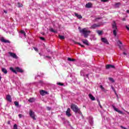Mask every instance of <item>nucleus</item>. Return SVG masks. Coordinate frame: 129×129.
<instances>
[{
	"label": "nucleus",
	"mask_w": 129,
	"mask_h": 129,
	"mask_svg": "<svg viewBox=\"0 0 129 129\" xmlns=\"http://www.w3.org/2000/svg\"><path fill=\"white\" fill-rule=\"evenodd\" d=\"M80 33L84 35L85 38H88L89 36V34L91 33L90 30H88L87 28H83L82 29H80Z\"/></svg>",
	"instance_id": "f257e3e1"
},
{
	"label": "nucleus",
	"mask_w": 129,
	"mask_h": 129,
	"mask_svg": "<svg viewBox=\"0 0 129 129\" xmlns=\"http://www.w3.org/2000/svg\"><path fill=\"white\" fill-rule=\"evenodd\" d=\"M112 28L113 29V34L114 37H116V32H117V26L116 25V22L115 21H113V23H112Z\"/></svg>",
	"instance_id": "f03ea898"
},
{
	"label": "nucleus",
	"mask_w": 129,
	"mask_h": 129,
	"mask_svg": "<svg viewBox=\"0 0 129 129\" xmlns=\"http://www.w3.org/2000/svg\"><path fill=\"white\" fill-rule=\"evenodd\" d=\"M71 108L73 110V111L76 112V113H80L81 112L78 106L74 104H71Z\"/></svg>",
	"instance_id": "7ed1b4c3"
},
{
	"label": "nucleus",
	"mask_w": 129,
	"mask_h": 129,
	"mask_svg": "<svg viewBox=\"0 0 129 129\" xmlns=\"http://www.w3.org/2000/svg\"><path fill=\"white\" fill-rule=\"evenodd\" d=\"M15 70H14V68L13 67H11L10 68V70H11L12 72H13V73H15V74H18V73L17 72H19L20 73H23V72H24V71L22 70V69L20 68L19 67L15 68Z\"/></svg>",
	"instance_id": "20e7f679"
},
{
	"label": "nucleus",
	"mask_w": 129,
	"mask_h": 129,
	"mask_svg": "<svg viewBox=\"0 0 129 129\" xmlns=\"http://www.w3.org/2000/svg\"><path fill=\"white\" fill-rule=\"evenodd\" d=\"M29 115L30 117L34 119V120H36V117H35V112H33L32 110H30Z\"/></svg>",
	"instance_id": "39448f33"
},
{
	"label": "nucleus",
	"mask_w": 129,
	"mask_h": 129,
	"mask_svg": "<svg viewBox=\"0 0 129 129\" xmlns=\"http://www.w3.org/2000/svg\"><path fill=\"white\" fill-rule=\"evenodd\" d=\"M112 107L114 110H115V111H116V112L119 113L120 114H123V113L122 112V111L118 110V109H117V108H116L115 106H114V105H112Z\"/></svg>",
	"instance_id": "423d86ee"
},
{
	"label": "nucleus",
	"mask_w": 129,
	"mask_h": 129,
	"mask_svg": "<svg viewBox=\"0 0 129 129\" xmlns=\"http://www.w3.org/2000/svg\"><path fill=\"white\" fill-rule=\"evenodd\" d=\"M71 112V109H70V108H68L67 110L66 111V115L69 117H70V116L72 115V114H71V113H70Z\"/></svg>",
	"instance_id": "0eeeda50"
},
{
	"label": "nucleus",
	"mask_w": 129,
	"mask_h": 129,
	"mask_svg": "<svg viewBox=\"0 0 129 129\" xmlns=\"http://www.w3.org/2000/svg\"><path fill=\"white\" fill-rule=\"evenodd\" d=\"M101 41L103 42V43H104L105 44H106V45H109V42H108V41L106 38H102Z\"/></svg>",
	"instance_id": "6e6552de"
},
{
	"label": "nucleus",
	"mask_w": 129,
	"mask_h": 129,
	"mask_svg": "<svg viewBox=\"0 0 129 129\" xmlns=\"http://www.w3.org/2000/svg\"><path fill=\"white\" fill-rule=\"evenodd\" d=\"M9 53L10 56L13 58H14L15 59H18V56H17V54H16V53L13 52H9Z\"/></svg>",
	"instance_id": "1a4fd4ad"
},
{
	"label": "nucleus",
	"mask_w": 129,
	"mask_h": 129,
	"mask_svg": "<svg viewBox=\"0 0 129 129\" xmlns=\"http://www.w3.org/2000/svg\"><path fill=\"white\" fill-rule=\"evenodd\" d=\"M40 93L42 96H44V95H46V94H49V93H48V92L43 90L40 91Z\"/></svg>",
	"instance_id": "9d476101"
},
{
	"label": "nucleus",
	"mask_w": 129,
	"mask_h": 129,
	"mask_svg": "<svg viewBox=\"0 0 129 129\" xmlns=\"http://www.w3.org/2000/svg\"><path fill=\"white\" fill-rule=\"evenodd\" d=\"M100 27V25L93 24L90 27V29H95L96 28H98Z\"/></svg>",
	"instance_id": "9b49d317"
},
{
	"label": "nucleus",
	"mask_w": 129,
	"mask_h": 129,
	"mask_svg": "<svg viewBox=\"0 0 129 129\" xmlns=\"http://www.w3.org/2000/svg\"><path fill=\"white\" fill-rule=\"evenodd\" d=\"M110 68H113V69H114L115 67H114V66L112 64H107L106 66V69H110Z\"/></svg>",
	"instance_id": "f8f14e48"
},
{
	"label": "nucleus",
	"mask_w": 129,
	"mask_h": 129,
	"mask_svg": "<svg viewBox=\"0 0 129 129\" xmlns=\"http://www.w3.org/2000/svg\"><path fill=\"white\" fill-rule=\"evenodd\" d=\"M6 99L8 100V101H9L10 102H12V98L11 97V95H7L6 96Z\"/></svg>",
	"instance_id": "ddd939ff"
},
{
	"label": "nucleus",
	"mask_w": 129,
	"mask_h": 129,
	"mask_svg": "<svg viewBox=\"0 0 129 129\" xmlns=\"http://www.w3.org/2000/svg\"><path fill=\"white\" fill-rule=\"evenodd\" d=\"M0 40H1V42H3V43H10L9 40H7L5 39V38H4V37L1 38Z\"/></svg>",
	"instance_id": "4468645a"
},
{
	"label": "nucleus",
	"mask_w": 129,
	"mask_h": 129,
	"mask_svg": "<svg viewBox=\"0 0 129 129\" xmlns=\"http://www.w3.org/2000/svg\"><path fill=\"white\" fill-rule=\"evenodd\" d=\"M82 42H83V44H85V45H87V46H89V44L88 43V40L82 39Z\"/></svg>",
	"instance_id": "2eb2a0df"
},
{
	"label": "nucleus",
	"mask_w": 129,
	"mask_h": 129,
	"mask_svg": "<svg viewBox=\"0 0 129 129\" xmlns=\"http://www.w3.org/2000/svg\"><path fill=\"white\" fill-rule=\"evenodd\" d=\"M86 8H87L88 9H90V8H92V4L88 3L86 5Z\"/></svg>",
	"instance_id": "dca6fc26"
},
{
	"label": "nucleus",
	"mask_w": 129,
	"mask_h": 129,
	"mask_svg": "<svg viewBox=\"0 0 129 129\" xmlns=\"http://www.w3.org/2000/svg\"><path fill=\"white\" fill-rule=\"evenodd\" d=\"M75 15L76 16V17H77V18H78V19H79L80 20L82 19V16H81V15H79L75 13Z\"/></svg>",
	"instance_id": "f3484780"
},
{
	"label": "nucleus",
	"mask_w": 129,
	"mask_h": 129,
	"mask_svg": "<svg viewBox=\"0 0 129 129\" xmlns=\"http://www.w3.org/2000/svg\"><path fill=\"white\" fill-rule=\"evenodd\" d=\"M89 96L91 100H95V98L94 97V96H93V95H92V94H89Z\"/></svg>",
	"instance_id": "a211bd4d"
},
{
	"label": "nucleus",
	"mask_w": 129,
	"mask_h": 129,
	"mask_svg": "<svg viewBox=\"0 0 129 129\" xmlns=\"http://www.w3.org/2000/svg\"><path fill=\"white\" fill-rule=\"evenodd\" d=\"M2 71L3 72L4 74H7L8 73V70L5 68H2Z\"/></svg>",
	"instance_id": "6ab92c4d"
},
{
	"label": "nucleus",
	"mask_w": 129,
	"mask_h": 129,
	"mask_svg": "<svg viewBox=\"0 0 129 129\" xmlns=\"http://www.w3.org/2000/svg\"><path fill=\"white\" fill-rule=\"evenodd\" d=\"M68 61H70V62H74V61H76V59L74 58H71L70 57H68Z\"/></svg>",
	"instance_id": "aec40b11"
},
{
	"label": "nucleus",
	"mask_w": 129,
	"mask_h": 129,
	"mask_svg": "<svg viewBox=\"0 0 129 129\" xmlns=\"http://www.w3.org/2000/svg\"><path fill=\"white\" fill-rule=\"evenodd\" d=\"M120 5H121V4H120V3H117L115 4V8H119V6H120Z\"/></svg>",
	"instance_id": "412c9836"
},
{
	"label": "nucleus",
	"mask_w": 129,
	"mask_h": 129,
	"mask_svg": "<svg viewBox=\"0 0 129 129\" xmlns=\"http://www.w3.org/2000/svg\"><path fill=\"white\" fill-rule=\"evenodd\" d=\"M97 33L98 34L99 36H101V35H102V31L97 30Z\"/></svg>",
	"instance_id": "4be33fe9"
},
{
	"label": "nucleus",
	"mask_w": 129,
	"mask_h": 129,
	"mask_svg": "<svg viewBox=\"0 0 129 129\" xmlns=\"http://www.w3.org/2000/svg\"><path fill=\"white\" fill-rule=\"evenodd\" d=\"M29 102H34L35 101V99L34 98H30L28 100Z\"/></svg>",
	"instance_id": "5701e85b"
},
{
	"label": "nucleus",
	"mask_w": 129,
	"mask_h": 129,
	"mask_svg": "<svg viewBox=\"0 0 129 129\" xmlns=\"http://www.w3.org/2000/svg\"><path fill=\"white\" fill-rule=\"evenodd\" d=\"M58 37L60 40H64L65 39V37L64 36L59 35Z\"/></svg>",
	"instance_id": "b1692460"
},
{
	"label": "nucleus",
	"mask_w": 129,
	"mask_h": 129,
	"mask_svg": "<svg viewBox=\"0 0 129 129\" xmlns=\"http://www.w3.org/2000/svg\"><path fill=\"white\" fill-rule=\"evenodd\" d=\"M49 31H50V32H52V33H57V31L54 30V29H53V28H50L49 29Z\"/></svg>",
	"instance_id": "393cba45"
},
{
	"label": "nucleus",
	"mask_w": 129,
	"mask_h": 129,
	"mask_svg": "<svg viewBox=\"0 0 129 129\" xmlns=\"http://www.w3.org/2000/svg\"><path fill=\"white\" fill-rule=\"evenodd\" d=\"M20 33L21 34H22L23 35H24V37H26V32L24 31V30L20 31Z\"/></svg>",
	"instance_id": "a878e982"
},
{
	"label": "nucleus",
	"mask_w": 129,
	"mask_h": 129,
	"mask_svg": "<svg viewBox=\"0 0 129 129\" xmlns=\"http://www.w3.org/2000/svg\"><path fill=\"white\" fill-rule=\"evenodd\" d=\"M100 88H101L102 91H105V89L102 86V85L100 86Z\"/></svg>",
	"instance_id": "bb28decb"
},
{
	"label": "nucleus",
	"mask_w": 129,
	"mask_h": 129,
	"mask_svg": "<svg viewBox=\"0 0 129 129\" xmlns=\"http://www.w3.org/2000/svg\"><path fill=\"white\" fill-rule=\"evenodd\" d=\"M18 8H23V4L18 3Z\"/></svg>",
	"instance_id": "cd10ccee"
},
{
	"label": "nucleus",
	"mask_w": 129,
	"mask_h": 129,
	"mask_svg": "<svg viewBox=\"0 0 129 129\" xmlns=\"http://www.w3.org/2000/svg\"><path fill=\"white\" fill-rule=\"evenodd\" d=\"M108 80L111 82H114V80H113V78H109Z\"/></svg>",
	"instance_id": "c85d7f7f"
},
{
	"label": "nucleus",
	"mask_w": 129,
	"mask_h": 129,
	"mask_svg": "<svg viewBox=\"0 0 129 129\" xmlns=\"http://www.w3.org/2000/svg\"><path fill=\"white\" fill-rule=\"evenodd\" d=\"M14 104L16 106H19V102L15 101Z\"/></svg>",
	"instance_id": "c756f323"
},
{
	"label": "nucleus",
	"mask_w": 129,
	"mask_h": 129,
	"mask_svg": "<svg viewBox=\"0 0 129 129\" xmlns=\"http://www.w3.org/2000/svg\"><path fill=\"white\" fill-rule=\"evenodd\" d=\"M13 129H18V125H17V124L14 125Z\"/></svg>",
	"instance_id": "7c9ffc66"
},
{
	"label": "nucleus",
	"mask_w": 129,
	"mask_h": 129,
	"mask_svg": "<svg viewBox=\"0 0 129 129\" xmlns=\"http://www.w3.org/2000/svg\"><path fill=\"white\" fill-rule=\"evenodd\" d=\"M34 50L36 51V52H39V50L37 48V47H33Z\"/></svg>",
	"instance_id": "2f4dec72"
},
{
	"label": "nucleus",
	"mask_w": 129,
	"mask_h": 129,
	"mask_svg": "<svg viewBox=\"0 0 129 129\" xmlns=\"http://www.w3.org/2000/svg\"><path fill=\"white\" fill-rule=\"evenodd\" d=\"M57 84L58 85H60V86H63L64 85V84L61 83H58Z\"/></svg>",
	"instance_id": "473e14b6"
},
{
	"label": "nucleus",
	"mask_w": 129,
	"mask_h": 129,
	"mask_svg": "<svg viewBox=\"0 0 129 129\" xmlns=\"http://www.w3.org/2000/svg\"><path fill=\"white\" fill-rule=\"evenodd\" d=\"M101 2L102 3H107L108 2V0H101Z\"/></svg>",
	"instance_id": "72a5a7b5"
},
{
	"label": "nucleus",
	"mask_w": 129,
	"mask_h": 129,
	"mask_svg": "<svg viewBox=\"0 0 129 129\" xmlns=\"http://www.w3.org/2000/svg\"><path fill=\"white\" fill-rule=\"evenodd\" d=\"M40 40H42V41H45V38L43 37H40Z\"/></svg>",
	"instance_id": "f704fd0d"
},
{
	"label": "nucleus",
	"mask_w": 129,
	"mask_h": 129,
	"mask_svg": "<svg viewBox=\"0 0 129 129\" xmlns=\"http://www.w3.org/2000/svg\"><path fill=\"white\" fill-rule=\"evenodd\" d=\"M97 102L99 106H100V105H101V104H100V101H99V100H97Z\"/></svg>",
	"instance_id": "c9c22d12"
},
{
	"label": "nucleus",
	"mask_w": 129,
	"mask_h": 129,
	"mask_svg": "<svg viewBox=\"0 0 129 129\" xmlns=\"http://www.w3.org/2000/svg\"><path fill=\"white\" fill-rule=\"evenodd\" d=\"M75 44H78V45H79V46H81L82 44H81L79 42H75Z\"/></svg>",
	"instance_id": "e433bc0d"
},
{
	"label": "nucleus",
	"mask_w": 129,
	"mask_h": 129,
	"mask_svg": "<svg viewBox=\"0 0 129 129\" xmlns=\"http://www.w3.org/2000/svg\"><path fill=\"white\" fill-rule=\"evenodd\" d=\"M122 21L123 22H125V21H126V19H125V18H123V19H122Z\"/></svg>",
	"instance_id": "4c0bfd02"
},
{
	"label": "nucleus",
	"mask_w": 129,
	"mask_h": 129,
	"mask_svg": "<svg viewBox=\"0 0 129 129\" xmlns=\"http://www.w3.org/2000/svg\"><path fill=\"white\" fill-rule=\"evenodd\" d=\"M44 58H48V59H51V56H45L44 57Z\"/></svg>",
	"instance_id": "58836bf2"
},
{
	"label": "nucleus",
	"mask_w": 129,
	"mask_h": 129,
	"mask_svg": "<svg viewBox=\"0 0 129 129\" xmlns=\"http://www.w3.org/2000/svg\"><path fill=\"white\" fill-rule=\"evenodd\" d=\"M114 92L115 94L116 95L117 97H118V95H117V94L116 93V91H114Z\"/></svg>",
	"instance_id": "ea45409f"
},
{
	"label": "nucleus",
	"mask_w": 129,
	"mask_h": 129,
	"mask_svg": "<svg viewBox=\"0 0 129 129\" xmlns=\"http://www.w3.org/2000/svg\"><path fill=\"white\" fill-rule=\"evenodd\" d=\"M111 89H112V90L113 91H115V89H114V88L113 87V86H111Z\"/></svg>",
	"instance_id": "a19ab883"
},
{
	"label": "nucleus",
	"mask_w": 129,
	"mask_h": 129,
	"mask_svg": "<svg viewBox=\"0 0 129 129\" xmlns=\"http://www.w3.org/2000/svg\"><path fill=\"white\" fill-rule=\"evenodd\" d=\"M46 50L47 51V52H50V50L49 48H46Z\"/></svg>",
	"instance_id": "79ce46f5"
},
{
	"label": "nucleus",
	"mask_w": 129,
	"mask_h": 129,
	"mask_svg": "<svg viewBox=\"0 0 129 129\" xmlns=\"http://www.w3.org/2000/svg\"><path fill=\"white\" fill-rule=\"evenodd\" d=\"M19 117H20V118H22V116H23V115L20 114L18 115Z\"/></svg>",
	"instance_id": "37998d69"
},
{
	"label": "nucleus",
	"mask_w": 129,
	"mask_h": 129,
	"mask_svg": "<svg viewBox=\"0 0 129 129\" xmlns=\"http://www.w3.org/2000/svg\"><path fill=\"white\" fill-rule=\"evenodd\" d=\"M120 127H121V128L127 129L126 127H123V126H122V125H121V126H120Z\"/></svg>",
	"instance_id": "c03bdc74"
},
{
	"label": "nucleus",
	"mask_w": 129,
	"mask_h": 129,
	"mask_svg": "<svg viewBox=\"0 0 129 129\" xmlns=\"http://www.w3.org/2000/svg\"><path fill=\"white\" fill-rule=\"evenodd\" d=\"M89 74L86 75V77H87V78H89Z\"/></svg>",
	"instance_id": "a18cd8bd"
},
{
	"label": "nucleus",
	"mask_w": 129,
	"mask_h": 129,
	"mask_svg": "<svg viewBox=\"0 0 129 129\" xmlns=\"http://www.w3.org/2000/svg\"><path fill=\"white\" fill-rule=\"evenodd\" d=\"M4 12L5 14H8V12H7V11L4 10Z\"/></svg>",
	"instance_id": "49530a36"
},
{
	"label": "nucleus",
	"mask_w": 129,
	"mask_h": 129,
	"mask_svg": "<svg viewBox=\"0 0 129 129\" xmlns=\"http://www.w3.org/2000/svg\"><path fill=\"white\" fill-rule=\"evenodd\" d=\"M126 29H127V30H128V31H129V27H127V26H126Z\"/></svg>",
	"instance_id": "de8ad7c7"
},
{
	"label": "nucleus",
	"mask_w": 129,
	"mask_h": 129,
	"mask_svg": "<svg viewBox=\"0 0 129 129\" xmlns=\"http://www.w3.org/2000/svg\"><path fill=\"white\" fill-rule=\"evenodd\" d=\"M97 20H100V18H96V21H97Z\"/></svg>",
	"instance_id": "09e8293b"
},
{
	"label": "nucleus",
	"mask_w": 129,
	"mask_h": 129,
	"mask_svg": "<svg viewBox=\"0 0 129 129\" xmlns=\"http://www.w3.org/2000/svg\"><path fill=\"white\" fill-rule=\"evenodd\" d=\"M119 44H120L121 45L122 44V43L121 41H119Z\"/></svg>",
	"instance_id": "8fccbe9b"
},
{
	"label": "nucleus",
	"mask_w": 129,
	"mask_h": 129,
	"mask_svg": "<svg viewBox=\"0 0 129 129\" xmlns=\"http://www.w3.org/2000/svg\"><path fill=\"white\" fill-rule=\"evenodd\" d=\"M1 80H2V76H1V74L0 73V81H1Z\"/></svg>",
	"instance_id": "3c124183"
},
{
	"label": "nucleus",
	"mask_w": 129,
	"mask_h": 129,
	"mask_svg": "<svg viewBox=\"0 0 129 129\" xmlns=\"http://www.w3.org/2000/svg\"><path fill=\"white\" fill-rule=\"evenodd\" d=\"M81 46H82L83 48H84V47H85L84 45L81 44Z\"/></svg>",
	"instance_id": "603ef678"
},
{
	"label": "nucleus",
	"mask_w": 129,
	"mask_h": 129,
	"mask_svg": "<svg viewBox=\"0 0 129 129\" xmlns=\"http://www.w3.org/2000/svg\"><path fill=\"white\" fill-rule=\"evenodd\" d=\"M126 13H127V14H129V10H126Z\"/></svg>",
	"instance_id": "864d4df0"
},
{
	"label": "nucleus",
	"mask_w": 129,
	"mask_h": 129,
	"mask_svg": "<svg viewBox=\"0 0 129 129\" xmlns=\"http://www.w3.org/2000/svg\"><path fill=\"white\" fill-rule=\"evenodd\" d=\"M123 54L124 55H126V53H125V52H123Z\"/></svg>",
	"instance_id": "5fc2aeb1"
},
{
	"label": "nucleus",
	"mask_w": 129,
	"mask_h": 129,
	"mask_svg": "<svg viewBox=\"0 0 129 129\" xmlns=\"http://www.w3.org/2000/svg\"><path fill=\"white\" fill-rule=\"evenodd\" d=\"M43 82L42 81H39V83H42Z\"/></svg>",
	"instance_id": "6e6d98bb"
},
{
	"label": "nucleus",
	"mask_w": 129,
	"mask_h": 129,
	"mask_svg": "<svg viewBox=\"0 0 129 129\" xmlns=\"http://www.w3.org/2000/svg\"><path fill=\"white\" fill-rule=\"evenodd\" d=\"M100 108H102V106L100 105Z\"/></svg>",
	"instance_id": "4d7b16f0"
},
{
	"label": "nucleus",
	"mask_w": 129,
	"mask_h": 129,
	"mask_svg": "<svg viewBox=\"0 0 129 129\" xmlns=\"http://www.w3.org/2000/svg\"><path fill=\"white\" fill-rule=\"evenodd\" d=\"M125 111V112H127V113L128 114H129V112H127V111Z\"/></svg>",
	"instance_id": "13d9d810"
},
{
	"label": "nucleus",
	"mask_w": 129,
	"mask_h": 129,
	"mask_svg": "<svg viewBox=\"0 0 129 129\" xmlns=\"http://www.w3.org/2000/svg\"><path fill=\"white\" fill-rule=\"evenodd\" d=\"M47 108H48V110H50V107H48Z\"/></svg>",
	"instance_id": "bf43d9fd"
},
{
	"label": "nucleus",
	"mask_w": 129,
	"mask_h": 129,
	"mask_svg": "<svg viewBox=\"0 0 129 129\" xmlns=\"http://www.w3.org/2000/svg\"><path fill=\"white\" fill-rule=\"evenodd\" d=\"M119 48L120 49L121 47H120V45H119Z\"/></svg>",
	"instance_id": "052dcab7"
},
{
	"label": "nucleus",
	"mask_w": 129,
	"mask_h": 129,
	"mask_svg": "<svg viewBox=\"0 0 129 129\" xmlns=\"http://www.w3.org/2000/svg\"><path fill=\"white\" fill-rule=\"evenodd\" d=\"M8 123H10V122H8Z\"/></svg>",
	"instance_id": "680f3d73"
}]
</instances>
